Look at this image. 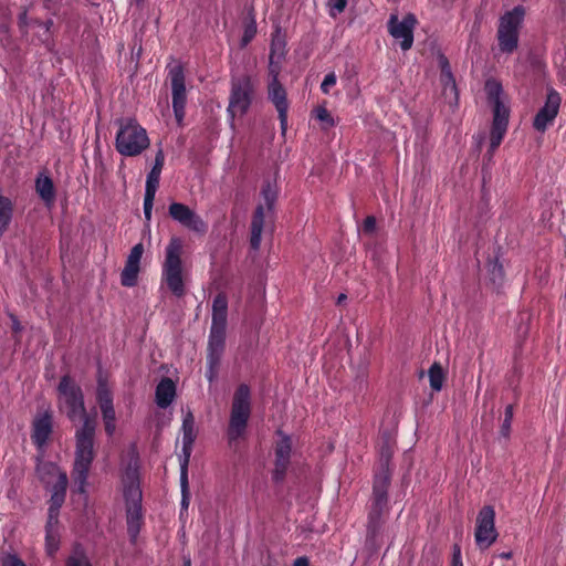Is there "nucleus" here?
Here are the masks:
<instances>
[{
    "mask_svg": "<svg viewBox=\"0 0 566 566\" xmlns=\"http://www.w3.org/2000/svg\"><path fill=\"white\" fill-rule=\"evenodd\" d=\"M284 42L280 39V36H274L271 42V54L270 60L271 62L276 57L281 59L284 55Z\"/></svg>",
    "mask_w": 566,
    "mask_h": 566,
    "instance_id": "obj_39",
    "label": "nucleus"
},
{
    "mask_svg": "<svg viewBox=\"0 0 566 566\" xmlns=\"http://www.w3.org/2000/svg\"><path fill=\"white\" fill-rule=\"evenodd\" d=\"M155 193H147L144 195V216L147 221L151 219V211L155 200Z\"/></svg>",
    "mask_w": 566,
    "mask_h": 566,
    "instance_id": "obj_41",
    "label": "nucleus"
},
{
    "mask_svg": "<svg viewBox=\"0 0 566 566\" xmlns=\"http://www.w3.org/2000/svg\"><path fill=\"white\" fill-rule=\"evenodd\" d=\"M171 81L172 108L178 125H181L185 118V108L187 103V93L185 85V74L180 65H176L169 71Z\"/></svg>",
    "mask_w": 566,
    "mask_h": 566,
    "instance_id": "obj_12",
    "label": "nucleus"
},
{
    "mask_svg": "<svg viewBox=\"0 0 566 566\" xmlns=\"http://www.w3.org/2000/svg\"><path fill=\"white\" fill-rule=\"evenodd\" d=\"M139 273V266L125 264V268L120 274V283L123 286L132 287L137 283V277Z\"/></svg>",
    "mask_w": 566,
    "mask_h": 566,
    "instance_id": "obj_30",
    "label": "nucleus"
},
{
    "mask_svg": "<svg viewBox=\"0 0 566 566\" xmlns=\"http://www.w3.org/2000/svg\"><path fill=\"white\" fill-rule=\"evenodd\" d=\"M428 374H429L430 387L436 391H440L442 388V385H443V380H444V374H443L441 366L439 364L434 363L429 368Z\"/></svg>",
    "mask_w": 566,
    "mask_h": 566,
    "instance_id": "obj_31",
    "label": "nucleus"
},
{
    "mask_svg": "<svg viewBox=\"0 0 566 566\" xmlns=\"http://www.w3.org/2000/svg\"><path fill=\"white\" fill-rule=\"evenodd\" d=\"M251 415V391L248 385L241 384L234 391L228 426L229 442L237 441L247 430Z\"/></svg>",
    "mask_w": 566,
    "mask_h": 566,
    "instance_id": "obj_5",
    "label": "nucleus"
},
{
    "mask_svg": "<svg viewBox=\"0 0 566 566\" xmlns=\"http://www.w3.org/2000/svg\"><path fill=\"white\" fill-rule=\"evenodd\" d=\"M336 81H337V77H336L334 72H331V73L326 74L324 80H323V82H322V84H321L322 92L324 94H328L331 87H333L336 84Z\"/></svg>",
    "mask_w": 566,
    "mask_h": 566,
    "instance_id": "obj_44",
    "label": "nucleus"
},
{
    "mask_svg": "<svg viewBox=\"0 0 566 566\" xmlns=\"http://www.w3.org/2000/svg\"><path fill=\"white\" fill-rule=\"evenodd\" d=\"M53 420L52 412L45 410L35 416L32 423V441L38 449H43L52 433Z\"/></svg>",
    "mask_w": 566,
    "mask_h": 566,
    "instance_id": "obj_16",
    "label": "nucleus"
},
{
    "mask_svg": "<svg viewBox=\"0 0 566 566\" xmlns=\"http://www.w3.org/2000/svg\"><path fill=\"white\" fill-rule=\"evenodd\" d=\"M227 318L228 298L224 293H219L216 295L212 302V317L210 328L226 329Z\"/></svg>",
    "mask_w": 566,
    "mask_h": 566,
    "instance_id": "obj_19",
    "label": "nucleus"
},
{
    "mask_svg": "<svg viewBox=\"0 0 566 566\" xmlns=\"http://www.w3.org/2000/svg\"><path fill=\"white\" fill-rule=\"evenodd\" d=\"M190 457L179 455L180 461V489L181 493L189 492L188 464Z\"/></svg>",
    "mask_w": 566,
    "mask_h": 566,
    "instance_id": "obj_35",
    "label": "nucleus"
},
{
    "mask_svg": "<svg viewBox=\"0 0 566 566\" xmlns=\"http://www.w3.org/2000/svg\"><path fill=\"white\" fill-rule=\"evenodd\" d=\"M256 33V25L254 22H251L248 24L244 29V33L242 36V45L245 46L254 36Z\"/></svg>",
    "mask_w": 566,
    "mask_h": 566,
    "instance_id": "obj_45",
    "label": "nucleus"
},
{
    "mask_svg": "<svg viewBox=\"0 0 566 566\" xmlns=\"http://www.w3.org/2000/svg\"><path fill=\"white\" fill-rule=\"evenodd\" d=\"M418 21L415 14L408 13L401 20L397 14H390L387 28L388 33L399 42L402 51H408L413 44V32Z\"/></svg>",
    "mask_w": 566,
    "mask_h": 566,
    "instance_id": "obj_9",
    "label": "nucleus"
},
{
    "mask_svg": "<svg viewBox=\"0 0 566 566\" xmlns=\"http://www.w3.org/2000/svg\"><path fill=\"white\" fill-rule=\"evenodd\" d=\"M169 217L189 231L205 235L208 223L190 207L181 202H171L168 207Z\"/></svg>",
    "mask_w": 566,
    "mask_h": 566,
    "instance_id": "obj_10",
    "label": "nucleus"
},
{
    "mask_svg": "<svg viewBox=\"0 0 566 566\" xmlns=\"http://www.w3.org/2000/svg\"><path fill=\"white\" fill-rule=\"evenodd\" d=\"M124 499L126 506L127 533L133 543L136 542L144 523L142 507V490L135 471L126 472L123 478Z\"/></svg>",
    "mask_w": 566,
    "mask_h": 566,
    "instance_id": "obj_3",
    "label": "nucleus"
},
{
    "mask_svg": "<svg viewBox=\"0 0 566 566\" xmlns=\"http://www.w3.org/2000/svg\"><path fill=\"white\" fill-rule=\"evenodd\" d=\"M509 117L510 114H505V112L497 109L494 112L492 128H491V142H490V151L493 153L502 143L509 126Z\"/></svg>",
    "mask_w": 566,
    "mask_h": 566,
    "instance_id": "obj_17",
    "label": "nucleus"
},
{
    "mask_svg": "<svg viewBox=\"0 0 566 566\" xmlns=\"http://www.w3.org/2000/svg\"><path fill=\"white\" fill-rule=\"evenodd\" d=\"M189 499H190V493L189 492L181 493V502H180L181 511H187L188 510Z\"/></svg>",
    "mask_w": 566,
    "mask_h": 566,
    "instance_id": "obj_51",
    "label": "nucleus"
},
{
    "mask_svg": "<svg viewBox=\"0 0 566 566\" xmlns=\"http://www.w3.org/2000/svg\"><path fill=\"white\" fill-rule=\"evenodd\" d=\"M376 229V219L373 216H368L363 223V230L366 233H373Z\"/></svg>",
    "mask_w": 566,
    "mask_h": 566,
    "instance_id": "obj_47",
    "label": "nucleus"
},
{
    "mask_svg": "<svg viewBox=\"0 0 566 566\" xmlns=\"http://www.w3.org/2000/svg\"><path fill=\"white\" fill-rule=\"evenodd\" d=\"M439 65H440L441 74H444L446 72H448V73L452 72L449 61L444 55L439 56Z\"/></svg>",
    "mask_w": 566,
    "mask_h": 566,
    "instance_id": "obj_48",
    "label": "nucleus"
},
{
    "mask_svg": "<svg viewBox=\"0 0 566 566\" xmlns=\"http://www.w3.org/2000/svg\"><path fill=\"white\" fill-rule=\"evenodd\" d=\"M224 345L226 329L210 328L207 357L212 358V364H216L217 360H221Z\"/></svg>",
    "mask_w": 566,
    "mask_h": 566,
    "instance_id": "obj_22",
    "label": "nucleus"
},
{
    "mask_svg": "<svg viewBox=\"0 0 566 566\" xmlns=\"http://www.w3.org/2000/svg\"><path fill=\"white\" fill-rule=\"evenodd\" d=\"M57 392L59 409L72 422L77 420L83 422L75 432V459L72 470L74 488L72 492L74 495H78L86 505L88 500L87 478L95 457L94 436L96 423L86 412L81 387L70 376L65 375L61 378Z\"/></svg>",
    "mask_w": 566,
    "mask_h": 566,
    "instance_id": "obj_1",
    "label": "nucleus"
},
{
    "mask_svg": "<svg viewBox=\"0 0 566 566\" xmlns=\"http://www.w3.org/2000/svg\"><path fill=\"white\" fill-rule=\"evenodd\" d=\"M66 566H92L84 553V549L77 545L73 554L67 558Z\"/></svg>",
    "mask_w": 566,
    "mask_h": 566,
    "instance_id": "obj_33",
    "label": "nucleus"
},
{
    "mask_svg": "<svg viewBox=\"0 0 566 566\" xmlns=\"http://www.w3.org/2000/svg\"><path fill=\"white\" fill-rule=\"evenodd\" d=\"M485 91H486L489 101L493 104V113L499 107V108H501L502 112L504 111L505 114H510L509 107L505 106V104L502 99L503 87L499 81L493 80V78L488 80L485 82Z\"/></svg>",
    "mask_w": 566,
    "mask_h": 566,
    "instance_id": "obj_24",
    "label": "nucleus"
},
{
    "mask_svg": "<svg viewBox=\"0 0 566 566\" xmlns=\"http://www.w3.org/2000/svg\"><path fill=\"white\" fill-rule=\"evenodd\" d=\"M261 195L264 200V208L269 213H272L277 197V190L275 186L272 185L270 181L265 182L262 187Z\"/></svg>",
    "mask_w": 566,
    "mask_h": 566,
    "instance_id": "obj_29",
    "label": "nucleus"
},
{
    "mask_svg": "<svg viewBox=\"0 0 566 566\" xmlns=\"http://www.w3.org/2000/svg\"><path fill=\"white\" fill-rule=\"evenodd\" d=\"M184 566H191V562L189 558L184 560Z\"/></svg>",
    "mask_w": 566,
    "mask_h": 566,
    "instance_id": "obj_58",
    "label": "nucleus"
},
{
    "mask_svg": "<svg viewBox=\"0 0 566 566\" xmlns=\"http://www.w3.org/2000/svg\"><path fill=\"white\" fill-rule=\"evenodd\" d=\"M60 546V535L59 532H45V551L46 554L51 557L55 555L59 551Z\"/></svg>",
    "mask_w": 566,
    "mask_h": 566,
    "instance_id": "obj_34",
    "label": "nucleus"
},
{
    "mask_svg": "<svg viewBox=\"0 0 566 566\" xmlns=\"http://www.w3.org/2000/svg\"><path fill=\"white\" fill-rule=\"evenodd\" d=\"M11 319H12V329L15 333L20 332L21 331V325H20L18 318L15 316L11 315Z\"/></svg>",
    "mask_w": 566,
    "mask_h": 566,
    "instance_id": "obj_54",
    "label": "nucleus"
},
{
    "mask_svg": "<svg viewBox=\"0 0 566 566\" xmlns=\"http://www.w3.org/2000/svg\"><path fill=\"white\" fill-rule=\"evenodd\" d=\"M293 566H310L306 557H298L294 560Z\"/></svg>",
    "mask_w": 566,
    "mask_h": 566,
    "instance_id": "obj_53",
    "label": "nucleus"
},
{
    "mask_svg": "<svg viewBox=\"0 0 566 566\" xmlns=\"http://www.w3.org/2000/svg\"><path fill=\"white\" fill-rule=\"evenodd\" d=\"M69 479L65 472L59 471L57 480L51 490V504L63 505L66 495Z\"/></svg>",
    "mask_w": 566,
    "mask_h": 566,
    "instance_id": "obj_25",
    "label": "nucleus"
},
{
    "mask_svg": "<svg viewBox=\"0 0 566 566\" xmlns=\"http://www.w3.org/2000/svg\"><path fill=\"white\" fill-rule=\"evenodd\" d=\"M101 413L104 422L105 432L108 437H112L116 431L115 409L102 410Z\"/></svg>",
    "mask_w": 566,
    "mask_h": 566,
    "instance_id": "obj_32",
    "label": "nucleus"
},
{
    "mask_svg": "<svg viewBox=\"0 0 566 566\" xmlns=\"http://www.w3.org/2000/svg\"><path fill=\"white\" fill-rule=\"evenodd\" d=\"M143 253H144L143 244L142 243L135 244L132 248V250L127 256L126 264L139 266Z\"/></svg>",
    "mask_w": 566,
    "mask_h": 566,
    "instance_id": "obj_38",
    "label": "nucleus"
},
{
    "mask_svg": "<svg viewBox=\"0 0 566 566\" xmlns=\"http://www.w3.org/2000/svg\"><path fill=\"white\" fill-rule=\"evenodd\" d=\"M344 300H346V295L345 294H339L338 297H337V303L340 304Z\"/></svg>",
    "mask_w": 566,
    "mask_h": 566,
    "instance_id": "obj_56",
    "label": "nucleus"
},
{
    "mask_svg": "<svg viewBox=\"0 0 566 566\" xmlns=\"http://www.w3.org/2000/svg\"><path fill=\"white\" fill-rule=\"evenodd\" d=\"M182 449L180 455L191 457L196 440L195 418L191 411L186 412L181 424Z\"/></svg>",
    "mask_w": 566,
    "mask_h": 566,
    "instance_id": "obj_21",
    "label": "nucleus"
},
{
    "mask_svg": "<svg viewBox=\"0 0 566 566\" xmlns=\"http://www.w3.org/2000/svg\"><path fill=\"white\" fill-rule=\"evenodd\" d=\"M182 241L172 237L166 247L165 262L163 264V279L174 295L180 297L185 293L182 280Z\"/></svg>",
    "mask_w": 566,
    "mask_h": 566,
    "instance_id": "obj_4",
    "label": "nucleus"
},
{
    "mask_svg": "<svg viewBox=\"0 0 566 566\" xmlns=\"http://www.w3.org/2000/svg\"><path fill=\"white\" fill-rule=\"evenodd\" d=\"M276 436L277 440L274 448L275 462L272 479L274 482L280 483L284 480L289 469L293 443L291 436L282 430H277Z\"/></svg>",
    "mask_w": 566,
    "mask_h": 566,
    "instance_id": "obj_11",
    "label": "nucleus"
},
{
    "mask_svg": "<svg viewBox=\"0 0 566 566\" xmlns=\"http://www.w3.org/2000/svg\"><path fill=\"white\" fill-rule=\"evenodd\" d=\"M208 370L206 373V377L209 382H212L217 377V370L220 365V360H217L216 364H212V358L207 357Z\"/></svg>",
    "mask_w": 566,
    "mask_h": 566,
    "instance_id": "obj_46",
    "label": "nucleus"
},
{
    "mask_svg": "<svg viewBox=\"0 0 566 566\" xmlns=\"http://www.w3.org/2000/svg\"><path fill=\"white\" fill-rule=\"evenodd\" d=\"M97 402L99 406L101 411L107 410V409H114L113 405V395L111 390L108 389L107 385L99 380L97 385V392H96Z\"/></svg>",
    "mask_w": 566,
    "mask_h": 566,
    "instance_id": "obj_27",
    "label": "nucleus"
},
{
    "mask_svg": "<svg viewBox=\"0 0 566 566\" xmlns=\"http://www.w3.org/2000/svg\"><path fill=\"white\" fill-rule=\"evenodd\" d=\"M440 81L443 85V94H452L457 97V85L452 72L440 74Z\"/></svg>",
    "mask_w": 566,
    "mask_h": 566,
    "instance_id": "obj_37",
    "label": "nucleus"
},
{
    "mask_svg": "<svg viewBox=\"0 0 566 566\" xmlns=\"http://www.w3.org/2000/svg\"><path fill=\"white\" fill-rule=\"evenodd\" d=\"M328 6L329 15L336 17L337 14L342 13L345 10L347 6V0H329Z\"/></svg>",
    "mask_w": 566,
    "mask_h": 566,
    "instance_id": "obj_42",
    "label": "nucleus"
},
{
    "mask_svg": "<svg viewBox=\"0 0 566 566\" xmlns=\"http://www.w3.org/2000/svg\"><path fill=\"white\" fill-rule=\"evenodd\" d=\"M116 149L124 156L139 155L149 145L146 130L133 119L120 123L116 135Z\"/></svg>",
    "mask_w": 566,
    "mask_h": 566,
    "instance_id": "obj_7",
    "label": "nucleus"
},
{
    "mask_svg": "<svg viewBox=\"0 0 566 566\" xmlns=\"http://www.w3.org/2000/svg\"><path fill=\"white\" fill-rule=\"evenodd\" d=\"M59 518H52L48 516L45 532H57Z\"/></svg>",
    "mask_w": 566,
    "mask_h": 566,
    "instance_id": "obj_50",
    "label": "nucleus"
},
{
    "mask_svg": "<svg viewBox=\"0 0 566 566\" xmlns=\"http://www.w3.org/2000/svg\"><path fill=\"white\" fill-rule=\"evenodd\" d=\"M495 270H497V271H499V274H501V272H502V266H501V265H496V264H495V265L493 266V272H494Z\"/></svg>",
    "mask_w": 566,
    "mask_h": 566,
    "instance_id": "obj_57",
    "label": "nucleus"
},
{
    "mask_svg": "<svg viewBox=\"0 0 566 566\" xmlns=\"http://www.w3.org/2000/svg\"><path fill=\"white\" fill-rule=\"evenodd\" d=\"M176 398V385L169 377H164L155 390L156 405L161 408H168Z\"/></svg>",
    "mask_w": 566,
    "mask_h": 566,
    "instance_id": "obj_18",
    "label": "nucleus"
},
{
    "mask_svg": "<svg viewBox=\"0 0 566 566\" xmlns=\"http://www.w3.org/2000/svg\"><path fill=\"white\" fill-rule=\"evenodd\" d=\"M512 555H513V553L511 551H507V552L500 553L499 557L503 558V559H510V558H512Z\"/></svg>",
    "mask_w": 566,
    "mask_h": 566,
    "instance_id": "obj_55",
    "label": "nucleus"
},
{
    "mask_svg": "<svg viewBox=\"0 0 566 566\" xmlns=\"http://www.w3.org/2000/svg\"><path fill=\"white\" fill-rule=\"evenodd\" d=\"M525 9L516 6L501 15L497 27V45L502 53L512 54L518 48L520 30L523 25Z\"/></svg>",
    "mask_w": 566,
    "mask_h": 566,
    "instance_id": "obj_6",
    "label": "nucleus"
},
{
    "mask_svg": "<svg viewBox=\"0 0 566 566\" xmlns=\"http://www.w3.org/2000/svg\"><path fill=\"white\" fill-rule=\"evenodd\" d=\"M36 191L44 201H52L54 198V186L49 177H39L35 182Z\"/></svg>",
    "mask_w": 566,
    "mask_h": 566,
    "instance_id": "obj_28",
    "label": "nucleus"
},
{
    "mask_svg": "<svg viewBox=\"0 0 566 566\" xmlns=\"http://www.w3.org/2000/svg\"><path fill=\"white\" fill-rule=\"evenodd\" d=\"M269 213L263 205H259L255 208V211L251 221V238L250 245L256 251L260 249L262 241V233L264 228L265 214Z\"/></svg>",
    "mask_w": 566,
    "mask_h": 566,
    "instance_id": "obj_20",
    "label": "nucleus"
},
{
    "mask_svg": "<svg viewBox=\"0 0 566 566\" xmlns=\"http://www.w3.org/2000/svg\"><path fill=\"white\" fill-rule=\"evenodd\" d=\"M2 566H27L15 554H6L1 557Z\"/></svg>",
    "mask_w": 566,
    "mask_h": 566,
    "instance_id": "obj_43",
    "label": "nucleus"
},
{
    "mask_svg": "<svg viewBox=\"0 0 566 566\" xmlns=\"http://www.w3.org/2000/svg\"><path fill=\"white\" fill-rule=\"evenodd\" d=\"M315 117L326 124V126L332 127L335 125L334 118L329 114V112L325 107H318L315 109Z\"/></svg>",
    "mask_w": 566,
    "mask_h": 566,
    "instance_id": "obj_40",
    "label": "nucleus"
},
{
    "mask_svg": "<svg viewBox=\"0 0 566 566\" xmlns=\"http://www.w3.org/2000/svg\"><path fill=\"white\" fill-rule=\"evenodd\" d=\"M12 218V203L11 200L0 196V238L7 230Z\"/></svg>",
    "mask_w": 566,
    "mask_h": 566,
    "instance_id": "obj_26",
    "label": "nucleus"
},
{
    "mask_svg": "<svg viewBox=\"0 0 566 566\" xmlns=\"http://www.w3.org/2000/svg\"><path fill=\"white\" fill-rule=\"evenodd\" d=\"M391 455L389 446L382 449L381 457L385 458L382 470L375 475L373 486V499L368 512L367 538L375 541L382 527V515L387 510L388 486L390 484V473L388 471V461Z\"/></svg>",
    "mask_w": 566,
    "mask_h": 566,
    "instance_id": "obj_2",
    "label": "nucleus"
},
{
    "mask_svg": "<svg viewBox=\"0 0 566 566\" xmlns=\"http://www.w3.org/2000/svg\"><path fill=\"white\" fill-rule=\"evenodd\" d=\"M61 507H62V505L51 504L50 503L49 511H48V516L52 517V518H59V514H60V509Z\"/></svg>",
    "mask_w": 566,
    "mask_h": 566,
    "instance_id": "obj_49",
    "label": "nucleus"
},
{
    "mask_svg": "<svg viewBox=\"0 0 566 566\" xmlns=\"http://www.w3.org/2000/svg\"><path fill=\"white\" fill-rule=\"evenodd\" d=\"M165 163V155L161 149H159L155 156V163L151 170L147 175L145 192L155 193L159 186L160 174Z\"/></svg>",
    "mask_w": 566,
    "mask_h": 566,
    "instance_id": "obj_23",
    "label": "nucleus"
},
{
    "mask_svg": "<svg viewBox=\"0 0 566 566\" xmlns=\"http://www.w3.org/2000/svg\"><path fill=\"white\" fill-rule=\"evenodd\" d=\"M452 566H463L459 547L457 548V551L453 555Z\"/></svg>",
    "mask_w": 566,
    "mask_h": 566,
    "instance_id": "obj_52",
    "label": "nucleus"
},
{
    "mask_svg": "<svg viewBox=\"0 0 566 566\" xmlns=\"http://www.w3.org/2000/svg\"><path fill=\"white\" fill-rule=\"evenodd\" d=\"M252 88L249 81L234 83L229 98L228 115L231 118V125L235 116H243L250 108L252 101Z\"/></svg>",
    "mask_w": 566,
    "mask_h": 566,
    "instance_id": "obj_13",
    "label": "nucleus"
},
{
    "mask_svg": "<svg viewBox=\"0 0 566 566\" xmlns=\"http://www.w3.org/2000/svg\"><path fill=\"white\" fill-rule=\"evenodd\" d=\"M513 416H514L513 406L512 405L506 406L505 411H504V419H503V422H502L501 429H500V434L505 439H507L510 437Z\"/></svg>",
    "mask_w": 566,
    "mask_h": 566,
    "instance_id": "obj_36",
    "label": "nucleus"
},
{
    "mask_svg": "<svg viewBox=\"0 0 566 566\" xmlns=\"http://www.w3.org/2000/svg\"><path fill=\"white\" fill-rule=\"evenodd\" d=\"M560 102V95L555 90H549L545 104L539 108L533 120V127L537 132H545L548 125L554 122L558 114Z\"/></svg>",
    "mask_w": 566,
    "mask_h": 566,
    "instance_id": "obj_14",
    "label": "nucleus"
},
{
    "mask_svg": "<svg viewBox=\"0 0 566 566\" xmlns=\"http://www.w3.org/2000/svg\"><path fill=\"white\" fill-rule=\"evenodd\" d=\"M495 528V511L491 505L483 506L476 516L475 543L481 549L489 548L497 539Z\"/></svg>",
    "mask_w": 566,
    "mask_h": 566,
    "instance_id": "obj_8",
    "label": "nucleus"
},
{
    "mask_svg": "<svg viewBox=\"0 0 566 566\" xmlns=\"http://www.w3.org/2000/svg\"><path fill=\"white\" fill-rule=\"evenodd\" d=\"M268 95L269 99L272 102V104L275 106L277 111L281 128L283 132H285L287 126L289 102L286 91L280 83L276 73L273 74V77L269 83Z\"/></svg>",
    "mask_w": 566,
    "mask_h": 566,
    "instance_id": "obj_15",
    "label": "nucleus"
}]
</instances>
